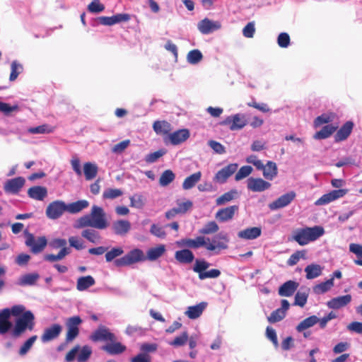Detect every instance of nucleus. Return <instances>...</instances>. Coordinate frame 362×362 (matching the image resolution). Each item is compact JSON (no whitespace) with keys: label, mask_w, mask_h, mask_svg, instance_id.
<instances>
[{"label":"nucleus","mask_w":362,"mask_h":362,"mask_svg":"<svg viewBox=\"0 0 362 362\" xmlns=\"http://www.w3.org/2000/svg\"><path fill=\"white\" fill-rule=\"evenodd\" d=\"M23 305H16L11 308H4L0 310V315L4 320V324L8 327L13 338H18L27 329L32 331L35 327V317L33 313L25 311Z\"/></svg>","instance_id":"nucleus-1"},{"label":"nucleus","mask_w":362,"mask_h":362,"mask_svg":"<svg viewBox=\"0 0 362 362\" xmlns=\"http://www.w3.org/2000/svg\"><path fill=\"white\" fill-rule=\"evenodd\" d=\"M165 252L164 245H160L155 247L150 248L146 255L141 249H133L130 250L123 257L117 259L114 262V264L117 267H122L132 265L133 264L144 262L146 259L149 261H155L160 257Z\"/></svg>","instance_id":"nucleus-2"},{"label":"nucleus","mask_w":362,"mask_h":362,"mask_svg":"<svg viewBox=\"0 0 362 362\" xmlns=\"http://www.w3.org/2000/svg\"><path fill=\"white\" fill-rule=\"evenodd\" d=\"M108 226L106 214L100 206L93 205L89 214L80 217L76 224L75 228L91 227L97 229H105Z\"/></svg>","instance_id":"nucleus-3"},{"label":"nucleus","mask_w":362,"mask_h":362,"mask_svg":"<svg viewBox=\"0 0 362 362\" xmlns=\"http://www.w3.org/2000/svg\"><path fill=\"white\" fill-rule=\"evenodd\" d=\"M325 233L323 227L315 226L313 227H304L294 230L291 240L296 241L301 246L315 241Z\"/></svg>","instance_id":"nucleus-4"},{"label":"nucleus","mask_w":362,"mask_h":362,"mask_svg":"<svg viewBox=\"0 0 362 362\" xmlns=\"http://www.w3.org/2000/svg\"><path fill=\"white\" fill-rule=\"evenodd\" d=\"M66 240L62 238H55L49 242V245L53 249L61 248V250L57 255L47 254L44 256V259L47 262H54L63 259L68 255L71 251L66 247Z\"/></svg>","instance_id":"nucleus-5"},{"label":"nucleus","mask_w":362,"mask_h":362,"mask_svg":"<svg viewBox=\"0 0 362 362\" xmlns=\"http://www.w3.org/2000/svg\"><path fill=\"white\" fill-rule=\"evenodd\" d=\"M210 266V264L204 259H196L193 266V271L198 274L199 279L201 280L205 279H216L221 275V271L217 269H212L206 271Z\"/></svg>","instance_id":"nucleus-6"},{"label":"nucleus","mask_w":362,"mask_h":362,"mask_svg":"<svg viewBox=\"0 0 362 362\" xmlns=\"http://www.w3.org/2000/svg\"><path fill=\"white\" fill-rule=\"evenodd\" d=\"M80 316L76 315L66 319L65 325L67 329L66 343L73 341L79 334V326L82 323Z\"/></svg>","instance_id":"nucleus-7"},{"label":"nucleus","mask_w":362,"mask_h":362,"mask_svg":"<svg viewBox=\"0 0 362 362\" xmlns=\"http://www.w3.org/2000/svg\"><path fill=\"white\" fill-rule=\"evenodd\" d=\"M209 238H206L204 236H197L194 239L192 238H182L176 242V244L178 247L182 248H191V249H198L201 247H205L206 245V241H209Z\"/></svg>","instance_id":"nucleus-8"},{"label":"nucleus","mask_w":362,"mask_h":362,"mask_svg":"<svg viewBox=\"0 0 362 362\" xmlns=\"http://www.w3.org/2000/svg\"><path fill=\"white\" fill-rule=\"evenodd\" d=\"M47 244V240L45 236H41L35 239L33 234L28 233L25 245L30 247V250L34 254H38L43 251Z\"/></svg>","instance_id":"nucleus-9"},{"label":"nucleus","mask_w":362,"mask_h":362,"mask_svg":"<svg viewBox=\"0 0 362 362\" xmlns=\"http://www.w3.org/2000/svg\"><path fill=\"white\" fill-rule=\"evenodd\" d=\"M66 211V204L64 202L57 200L51 202L46 209V215L50 219L59 218Z\"/></svg>","instance_id":"nucleus-10"},{"label":"nucleus","mask_w":362,"mask_h":362,"mask_svg":"<svg viewBox=\"0 0 362 362\" xmlns=\"http://www.w3.org/2000/svg\"><path fill=\"white\" fill-rule=\"evenodd\" d=\"M222 125H229L231 131L240 130L245 127L247 124L245 116L243 114H235L234 115L227 117L221 123Z\"/></svg>","instance_id":"nucleus-11"},{"label":"nucleus","mask_w":362,"mask_h":362,"mask_svg":"<svg viewBox=\"0 0 362 362\" xmlns=\"http://www.w3.org/2000/svg\"><path fill=\"white\" fill-rule=\"evenodd\" d=\"M90 339L93 341H111L114 342L116 340L115 336L113 333L110 332V329L103 325H100L90 336Z\"/></svg>","instance_id":"nucleus-12"},{"label":"nucleus","mask_w":362,"mask_h":362,"mask_svg":"<svg viewBox=\"0 0 362 362\" xmlns=\"http://www.w3.org/2000/svg\"><path fill=\"white\" fill-rule=\"evenodd\" d=\"M348 192L346 189H338L331 191L330 192L322 195L315 202L316 205L327 204L337 199L343 197Z\"/></svg>","instance_id":"nucleus-13"},{"label":"nucleus","mask_w":362,"mask_h":362,"mask_svg":"<svg viewBox=\"0 0 362 362\" xmlns=\"http://www.w3.org/2000/svg\"><path fill=\"white\" fill-rule=\"evenodd\" d=\"M238 209L239 207L237 205L220 209L216 211L215 218L219 222H227L233 218Z\"/></svg>","instance_id":"nucleus-14"},{"label":"nucleus","mask_w":362,"mask_h":362,"mask_svg":"<svg viewBox=\"0 0 362 362\" xmlns=\"http://www.w3.org/2000/svg\"><path fill=\"white\" fill-rule=\"evenodd\" d=\"M130 19L128 13H117L112 16H100L98 18V22L103 25H113L122 22H127Z\"/></svg>","instance_id":"nucleus-15"},{"label":"nucleus","mask_w":362,"mask_h":362,"mask_svg":"<svg viewBox=\"0 0 362 362\" xmlns=\"http://www.w3.org/2000/svg\"><path fill=\"white\" fill-rule=\"evenodd\" d=\"M62 331V327L59 324H52L45 329L40 339L42 343H47L57 339Z\"/></svg>","instance_id":"nucleus-16"},{"label":"nucleus","mask_w":362,"mask_h":362,"mask_svg":"<svg viewBox=\"0 0 362 362\" xmlns=\"http://www.w3.org/2000/svg\"><path fill=\"white\" fill-rule=\"evenodd\" d=\"M296 192L291 191L279 197L275 201L269 204V208L271 210H276L288 206L296 197Z\"/></svg>","instance_id":"nucleus-17"},{"label":"nucleus","mask_w":362,"mask_h":362,"mask_svg":"<svg viewBox=\"0 0 362 362\" xmlns=\"http://www.w3.org/2000/svg\"><path fill=\"white\" fill-rule=\"evenodd\" d=\"M228 240V238L226 235L219 233L213 238L212 243H208L209 241H206V249L209 251H214L216 249H227Z\"/></svg>","instance_id":"nucleus-18"},{"label":"nucleus","mask_w":362,"mask_h":362,"mask_svg":"<svg viewBox=\"0 0 362 362\" xmlns=\"http://www.w3.org/2000/svg\"><path fill=\"white\" fill-rule=\"evenodd\" d=\"M197 27L200 33L206 35L219 30L221 28V23L205 18L199 22Z\"/></svg>","instance_id":"nucleus-19"},{"label":"nucleus","mask_w":362,"mask_h":362,"mask_svg":"<svg viewBox=\"0 0 362 362\" xmlns=\"http://www.w3.org/2000/svg\"><path fill=\"white\" fill-rule=\"evenodd\" d=\"M238 164L230 163L218 170L215 175L214 180L218 182L223 183L231 176L238 169Z\"/></svg>","instance_id":"nucleus-20"},{"label":"nucleus","mask_w":362,"mask_h":362,"mask_svg":"<svg viewBox=\"0 0 362 362\" xmlns=\"http://www.w3.org/2000/svg\"><path fill=\"white\" fill-rule=\"evenodd\" d=\"M271 187V184L262 178L250 177L247 180V188L252 192H262Z\"/></svg>","instance_id":"nucleus-21"},{"label":"nucleus","mask_w":362,"mask_h":362,"mask_svg":"<svg viewBox=\"0 0 362 362\" xmlns=\"http://www.w3.org/2000/svg\"><path fill=\"white\" fill-rule=\"evenodd\" d=\"M25 180L23 177H18L8 180L4 185V190L6 192L13 194L18 193L25 185Z\"/></svg>","instance_id":"nucleus-22"},{"label":"nucleus","mask_w":362,"mask_h":362,"mask_svg":"<svg viewBox=\"0 0 362 362\" xmlns=\"http://www.w3.org/2000/svg\"><path fill=\"white\" fill-rule=\"evenodd\" d=\"M189 137V132L187 129H182L169 134L168 139L173 145H178Z\"/></svg>","instance_id":"nucleus-23"},{"label":"nucleus","mask_w":362,"mask_h":362,"mask_svg":"<svg viewBox=\"0 0 362 362\" xmlns=\"http://www.w3.org/2000/svg\"><path fill=\"white\" fill-rule=\"evenodd\" d=\"M299 286V284L295 281L289 280L284 283L279 288L278 293L280 296H292Z\"/></svg>","instance_id":"nucleus-24"},{"label":"nucleus","mask_w":362,"mask_h":362,"mask_svg":"<svg viewBox=\"0 0 362 362\" xmlns=\"http://www.w3.org/2000/svg\"><path fill=\"white\" fill-rule=\"evenodd\" d=\"M354 124L351 121L346 122L341 128L334 135V140L336 142H339L346 140L351 134Z\"/></svg>","instance_id":"nucleus-25"},{"label":"nucleus","mask_w":362,"mask_h":362,"mask_svg":"<svg viewBox=\"0 0 362 362\" xmlns=\"http://www.w3.org/2000/svg\"><path fill=\"white\" fill-rule=\"evenodd\" d=\"M351 296L347 294L332 298L327 303V306L332 309H339L347 305L351 301Z\"/></svg>","instance_id":"nucleus-26"},{"label":"nucleus","mask_w":362,"mask_h":362,"mask_svg":"<svg viewBox=\"0 0 362 362\" xmlns=\"http://www.w3.org/2000/svg\"><path fill=\"white\" fill-rule=\"evenodd\" d=\"M175 259L180 264H187L194 261V255L190 250L184 248L175 252Z\"/></svg>","instance_id":"nucleus-27"},{"label":"nucleus","mask_w":362,"mask_h":362,"mask_svg":"<svg viewBox=\"0 0 362 362\" xmlns=\"http://www.w3.org/2000/svg\"><path fill=\"white\" fill-rule=\"evenodd\" d=\"M114 233L117 235H125L131 229V223L127 220H117L112 223Z\"/></svg>","instance_id":"nucleus-28"},{"label":"nucleus","mask_w":362,"mask_h":362,"mask_svg":"<svg viewBox=\"0 0 362 362\" xmlns=\"http://www.w3.org/2000/svg\"><path fill=\"white\" fill-rule=\"evenodd\" d=\"M262 234L260 227H251L240 230L238 233V238L245 240H253L259 237Z\"/></svg>","instance_id":"nucleus-29"},{"label":"nucleus","mask_w":362,"mask_h":362,"mask_svg":"<svg viewBox=\"0 0 362 362\" xmlns=\"http://www.w3.org/2000/svg\"><path fill=\"white\" fill-rule=\"evenodd\" d=\"M28 196L35 200L42 201L47 195V188L42 186H35L28 189Z\"/></svg>","instance_id":"nucleus-30"},{"label":"nucleus","mask_w":362,"mask_h":362,"mask_svg":"<svg viewBox=\"0 0 362 362\" xmlns=\"http://www.w3.org/2000/svg\"><path fill=\"white\" fill-rule=\"evenodd\" d=\"M206 305V303L202 302L196 305L189 306L188 307L187 310L185 312V315L189 319H196L202 314Z\"/></svg>","instance_id":"nucleus-31"},{"label":"nucleus","mask_w":362,"mask_h":362,"mask_svg":"<svg viewBox=\"0 0 362 362\" xmlns=\"http://www.w3.org/2000/svg\"><path fill=\"white\" fill-rule=\"evenodd\" d=\"M102 349L106 351L110 355L120 354L126 351L127 348L120 342H113L112 344H106L102 347Z\"/></svg>","instance_id":"nucleus-32"},{"label":"nucleus","mask_w":362,"mask_h":362,"mask_svg":"<svg viewBox=\"0 0 362 362\" xmlns=\"http://www.w3.org/2000/svg\"><path fill=\"white\" fill-rule=\"evenodd\" d=\"M153 128L157 134L169 135L172 130L171 124L166 121H156L153 124Z\"/></svg>","instance_id":"nucleus-33"},{"label":"nucleus","mask_w":362,"mask_h":362,"mask_svg":"<svg viewBox=\"0 0 362 362\" xmlns=\"http://www.w3.org/2000/svg\"><path fill=\"white\" fill-rule=\"evenodd\" d=\"M89 205L87 200L82 199L66 204V211L70 214H77L86 209Z\"/></svg>","instance_id":"nucleus-34"},{"label":"nucleus","mask_w":362,"mask_h":362,"mask_svg":"<svg viewBox=\"0 0 362 362\" xmlns=\"http://www.w3.org/2000/svg\"><path fill=\"white\" fill-rule=\"evenodd\" d=\"M323 268L317 264H308L305 268V272L306 273V279H313L320 276L322 273Z\"/></svg>","instance_id":"nucleus-35"},{"label":"nucleus","mask_w":362,"mask_h":362,"mask_svg":"<svg viewBox=\"0 0 362 362\" xmlns=\"http://www.w3.org/2000/svg\"><path fill=\"white\" fill-rule=\"evenodd\" d=\"M202 173L198 171L187 177L182 182V188L188 190L194 187L196 184L201 180Z\"/></svg>","instance_id":"nucleus-36"},{"label":"nucleus","mask_w":362,"mask_h":362,"mask_svg":"<svg viewBox=\"0 0 362 362\" xmlns=\"http://www.w3.org/2000/svg\"><path fill=\"white\" fill-rule=\"evenodd\" d=\"M95 284V281L92 276H81L77 280L76 288L80 291H83L93 286Z\"/></svg>","instance_id":"nucleus-37"},{"label":"nucleus","mask_w":362,"mask_h":362,"mask_svg":"<svg viewBox=\"0 0 362 362\" xmlns=\"http://www.w3.org/2000/svg\"><path fill=\"white\" fill-rule=\"evenodd\" d=\"M337 126L327 124L324 126L321 130L317 132L313 138L315 139H325L329 137L337 129Z\"/></svg>","instance_id":"nucleus-38"},{"label":"nucleus","mask_w":362,"mask_h":362,"mask_svg":"<svg viewBox=\"0 0 362 362\" xmlns=\"http://www.w3.org/2000/svg\"><path fill=\"white\" fill-rule=\"evenodd\" d=\"M337 117L335 113L329 112L323 113L321 115L317 117L314 120V126L315 127H320L324 124H328L333 122Z\"/></svg>","instance_id":"nucleus-39"},{"label":"nucleus","mask_w":362,"mask_h":362,"mask_svg":"<svg viewBox=\"0 0 362 362\" xmlns=\"http://www.w3.org/2000/svg\"><path fill=\"white\" fill-rule=\"evenodd\" d=\"M319 318L315 315L310 316L301 321L296 327V330L301 332L317 324Z\"/></svg>","instance_id":"nucleus-40"},{"label":"nucleus","mask_w":362,"mask_h":362,"mask_svg":"<svg viewBox=\"0 0 362 362\" xmlns=\"http://www.w3.org/2000/svg\"><path fill=\"white\" fill-rule=\"evenodd\" d=\"M264 177L272 180L277 175V167L274 162L268 161L262 170Z\"/></svg>","instance_id":"nucleus-41"},{"label":"nucleus","mask_w":362,"mask_h":362,"mask_svg":"<svg viewBox=\"0 0 362 362\" xmlns=\"http://www.w3.org/2000/svg\"><path fill=\"white\" fill-rule=\"evenodd\" d=\"M81 236L93 243H98L101 239L100 233L92 228L83 230L81 233Z\"/></svg>","instance_id":"nucleus-42"},{"label":"nucleus","mask_w":362,"mask_h":362,"mask_svg":"<svg viewBox=\"0 0 362 362\" xmlns=\"http://www.w3.org/2000/svg\"><path fill=\"white\" fill-rule=\"evenodd\" d=\"M333 286V278H330L325 282L315 285L313 289L315 294L319 295L329 291Z\"/></svg>","instance_id":"nucleus-43"},{"label":"nucleus","mask_w":362,"mask_h":362,"mask_svg":"<svg viewBox=\"0 0 362 362\" xmlns=\"http://www.w3.org/2000/svg\"><path fill=\"white\" fill-rule=\"evenodd\" d=\"M175 178V173L171 170H165L160 175L159 184L162 187H166L174 181Z\"/></svg>","instance_id":"nucleus-44"},{"label":"nucleus","mask_w":362,"mask_h":362,"mask_svg":"<svg viewBox=\"0 0 362 362\" xmlns=\"http://www.w3.org/2000/svg\"><path fill=\"white\" fill-rule=\"evenodd\" d=\"M83 172L87 180L95 178L98 173V167L91 163H86L83 165Z\"/></svg>","instance_id":"nucleus-45"},{"label":"nucleus","mask_w":362,"mask_h":362,"mask_svg":"<svg viewBox=\"0 0 362 362\" xmlns=\"http://www.w3.org/2000/svg\"><path fill=\"white\" fill-rule=\"evenodd\" d=\"M39 277V275L35 273L25 274L19 279L18 284L20 286L34 285Z\"/></svg>","instance_id":"nucleus-46"},{"label":"nucleus","mask_w":362,"mask_h":362,"mask_svg":"<svg viewBox=\"0 0 362 362\" xmlns=\"http://www.w3.org/2000/svg\"><path fill=\"white\" fill-rule=\"evenodd\" d=\"M236 194L237 191L234 189L227 192L216 199V204L217 206L224 205L233 200Z\"/></svg>","instance_id":"nucleus-47"},{"label":"nucleus","mask_w":362,"mask_h":362,"mask_svg":"<svg viewBox=\"0 0 362 362\" xmlns=\"http://www.w3.org/2000/svg\"><path fill=\"white\" fill-rule=\"evenodd\" d=\"M23 66L18 63L17 61L12 62L11 64V74L9 76V80L11 81H15L18 75L23 71Z\"/></svg>","instance_id":"nucleus-48"},{"label":"nucleus","mask_w":362,"mask_h":362,"mask_svg":"<svg viewBox=\"0 0 362 362\" xmlns=\"http://www.w3.org/2000/svg\"><path fill=\"white\" fill-rule=\"evenodd\" d=\"M308 290L305 291H298L295 296L294 305H298L301 308L304 307L306 304L308 298Z\"/></svg>","instance_id":"nucleus-49"},{"label":"nucleus","mask_w":362,"mask_h":362,"mask_svg":"<svg viewBox=\"0 0 362 362\" xmlns=\"http://www.w3.org/2000/svg\"><path fill=\"white\" fill-rule=\"evenodd\" d=\"M37 339V335H33V336L30 337V338H28L21 346L19 351H18L19 355H21V356L25 355L28 352V351L31 349V347L33 346V345L34 344V343L35 342Z\"/></svg>","instance_id":"nucleus-50"},{"label":"nucleus","mask_w":362,"mask_h":362,"mask_svg":"<svg viewBox=\"0 0 362 362\" xmlns=\"http://www.w3.org/2000/svg\"><path fill=\"white\" fill-rule=\"evenodd\" d=\"M130 206L136 208V209H142L145 205V198L141 194H134L130 197Z\"/></svg>","instance_id":"nucleus-51"},{"label":"nucleus","mask_w":362,"mask_h":362,"mask_svg":"<svg viewBox=\"0 0 362 362\" xmlns=\"http://www.w3.org/2000/svg\"><path fill=\"white\" fill-rule=\"evenodd\" d=\"M203 58L202 52L199 49H192L187 54V62L192 64L199 63Z\"/></svg>","instance_id":"nucleus-52"},{"label":"nucleus","mask_w":362,"mask_h":362,"mask_svg":"<svg viewBox=\"0 0 362 362\" xmlns=\"http://www.w3.org/2000/svg\"><path fill=\"white\" fill-rule=\"evenodd\" d=\"M91 354V348L88 345L83 346L80 350V352L77 356V361L86 362L90 358Z\"/></svg>","instance_id":"nucleus-53"},{"label":"nucleus","mask_w":362,"mask_h":362,"mask_svg":"<svg viewBox=\"0 0 362 362\" xmlns=\"http://www.w3.org/2000/svg\"><path fill=\"white\" fill-rule=\"evenodd\" d=\"M218 230V224L212 221L205 224L204 227L199 230V233L204 235H209L216 233Z\"/></svg>","instance_id":"nucleus-54"},{"label":"nucleus","mask_w":362,"mask_h":362,"mask_svg":"<svg viewBox=\"0 0 362 362\" xmlns=\"http://www.w3.org/2000/svg\"><path fill=\"white\" fill-rule=\"evenodd\" d=\"M189 339L187 332H183L180 336L176 337L173 341L169 342L170 346L178 347L185 345Z\"/></svg>","instance_id":"nucleus-55"},{"label":"nucleus","mask_w":362,"mask_h":362,"mask_svg":"<svg viewBox=\"0 0 362 362\" xmlns=\"http://www.w3.org/2000/svg\"><path fill=\"white\" fill-rule=\"evenodd\" d=\"M123 194V192L119 189L108 188L105 189L103 194L105 199H114Z\"/></svg>","instance_id":"nucleus-56"},{"label":"nucleus","mask_w":362,"mask_h":362,"mask_svg":"<svg viewBox=\"0 0 362 362\" xmlns=\"http://www.w3.org/2000/svg\"><path fill=\"white\" fill-rule=\"evenodd\" d=\"M123 253L124 250L121 247H113L105 253V259L107 262H110Z\"/></svg>","instance_id":"nucleus-57"},{"label":"nucleus","mask_w":362,"mask_h":362,"mask_svg":"<svg viewBox=\"0 0 362 362\" xmlns=\"http://www.w3.org/2000/svg\"><path fill=\"white\" fill-rule=\"evenodd\" d=\"M285 316L286 313H284V310L276 309L271 313L270 316L267 317V320L270 323H275L283 320Z\"/></svg>","instance_id":"nucleus-58"},{"label":"nucleus","mask_w":362,"mask_h":362,"mask_svg":"<svg viewBox=\"0 0 362 362\" xmlns=\"http://www.w3.org/2000/svg\"><path fill=\"white\" fill-rule=\"evenodd\" d=\"M306 251L305 250H300V251H296L293 254H292L290 257L288 258L287 261V264L289 266H294L296 265L300 258H305Z\"/></svg>","instance_id":"nucleus-59"},{"label":"nucleus","mask_w":362,"mask_h":362,"mask_svg":"<svg viewBox=\"0 0 362 362\" xmlns=\"http://www.w3.org/2000/svg\"><path fill=\"white\" fill-rule=\"evenodd\" d=\"M69 243L71 247L77 250H81L85 248L83 240L78 236H71L69 238Z\"/></svg>","instance_id":"nucleus-60"},{"label":"nucleus","mask_w":362,"mask_h":362,"mask_svg":"<svg viewBox=\"0 0 362 362\" xmlns=\"http://www.w3.org/2000/svg\"><path fill=\"white\" fill-rule=\"evenodd\" d=\"M177 209L180 214H184L190 210L193 206V203L190 200H186L185 202L177 201Z\"/></svg>","instance_id":"nucleus-61"},{"label":"nucleus","mask_w":362,"mask_h":362,"mask_svg":"<svg viewBox=\"0 0 362 362\" xmlns=\"http://www.w3.org/2000/svg\"><path fill=\"white\" fill-rule=\"evenodd\" d=\"M252 171L251 166L245 165L240 168L238 173L235 174V179L238 181L246 177H247Z\"/></svg>","instance_id":"nucleus-62"},{"label":"nucleus","mask_w":362,"mask_h":362,"mask_svg":"<svg viewBox=\"0 0 362 362\" xmlns=\"http://www.w3.org/2000/svg\"><path fill=\"white\" fill-rule=\"evenodd\" d=\"M105 9V6L103 4L99 2V0H93L89 5L88 6V10L90 13H98L103 11Z\"/></svg>","instance_id":"nucleus-63"},{"label":"nucleus","mask_w":362,"mask_h":362,"mask_svg":"<svg viewBox=\"0 0 362 362\" xmlns=\"http://www.w3.org/2000/svg\"><path fill=\"white\" fill-rule=\"evenodd\" d=\"M208 145L214 150V151L218 154H223L226 153L225 147L219 142L214 140H209Z\"/></svg>","instance_id":"nucleus-64"}]
</instances>
